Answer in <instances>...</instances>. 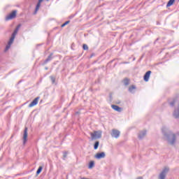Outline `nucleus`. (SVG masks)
<instances>
[{"mask_svg": "<svg viewBox=\"0 0 179 179\" xmlns=\"http://www.w3.org/2000/svg\"><path fill=\"white\" fill-rule=\"evenodd\" d=\"M162 133L164 136L166 138L168 143L172 145L176 143V135L173 131L168 130L166 127H163Z\"/></svg>", "mask_w": 179, "mask_h": 179, "instance_id": "obj_1", "label": "nucleus"}, {"mask_svg": "<svg viewBox=\"0 0 179 179\" xmlns=\"http://www.w3.org/2000/svg\"><path fill=\"white\" fill-rule=\"evenodd\" d=\"M20 28V25H18L17 27L14 31V32L13 33L11 38H10V41H8V43L6 47V51H8V50L10 48V45H12V44L13 43L15 37H16V34H17V31H19Z\"/></svg>", "mask_w": 179, "mask_h": 179, "instance_id": "obj_2", "label": "nucleus"}, {"mask_svg": "<svg viewBox=\"0 0 179 179\" xmlns=\"http://www.w3.org/2000/svg\"><path fill=\"white\" fill-rule=\"evenodd\" d=\"M102 134L103 131H101V130L94 131L93 133H91L90 135L92 141L96 139H101Z\"/></svg>", "mask_w": 179, "mask_h": 179, "instance_id": "obj_3", "label": "nucleus"}, {"mask_svg": "<svg viewBox=\"0 0 179 179\" xmlns=\"http://www.w3.org/2000/svg\"><path fill=\"white\" fill-rule=\"evenodd\" d=\"M169 171H170V169H169L168 167H164V169L159 173L158 178L159 179H166V177Z\"/></svg>", "mask_w": 179, "mask_h": 179, "instance_id": "obj_4", "label": "nucleus"}, {"mask_svg": "<svg viewBox=\"0 0 179 179\" xmlns=\"http://www.w3.org/2000/svg\"><path fill=\"white\" fill-rule=\"evenodd\" d=\"M110 135L112 138H115L117 139V138H120V135H121V131H120L118 129H113Z\"/></svg>", "mask_w": 179, "mask_h": 179, "instance_id": "obj_5", "label": "nucleus"}, {"mask_svg": "<svg viewBox=\"0 0 179 179\" xmlns=\"http://www.w3.org/2000/svg\"><path fill=\"white\" fill-rule=\"evenodd\" d=\"M16 13H17V11L13 10L6 17V20H12V19H15V17H16Z\"/></svg>", "mask_w": 179, "mask_h": 179, "instance_id": "obj_6", "label": "nucleus"}, {"mask_svg": "<svg viewBox=\"0 0 179 179\" xmlns=\"http://www.w3.org/2000/svg\"><path fill=\"white\" fill-rule=\"evenodd\" d=\"M38 100H40V96H37L35 98L29 105V108L34 107V106H37L38 104Z\"/></svg>", "mask_w": 179, "mask_h": 179, "instance_id": "obj_7", "label": "nucleus"}, {"mask_svg": "<svg viewBox=\"0 0 179 179\" xmlns=\"http://www.w3.org/2000/svg\"><path fill=\"white\" fill-rule=\"evenodd\" d=\"M27 129H28L27 127H25L24 129V134L22 137L23 145H26V143L27 142V136H28Z\"/></svg>", "mask_w": 179, "mask_h": 179, "instance_id": "obj_8", "label": "nucleus"}, {"mask_svg": "<svg viewBox=\"0 0 179 179\" xmlns=\"http://www.w3.org/2000/svg\"><path fill=\"white\" fill-rule=\"evenodd\" d=\"M106 157V153L104 152H98L95 155V158L100 159H104Z\"/></svg>", "mask_w": 179, "mask_h": 179, "instance_id": "obj_9", "label": "nucleus"}, {"mask_svg": "<svg viewBox=\"0 0 179 179\" xmlns=\"http://www.w3.org/2000/svg\"><path fill=\"white\" fill-rule=\"evenodd\" d=\"M152 73L151 71H148L144 75L143 79L145 82H149V78H150V74Z\"/></svg>", "mask_w": 179, "mask_h": 179, "instance_id": "obj_10", "label": "nucleus"}, {"mask_svg": "<svg viewBox=\"0 0 179 179\" xmlns=\"http://www.w3.org/2000/svg\"><path fill=\"white\" fill-rule=\"evenodd\" d=\"M173 116L174 117V118H176V120L179 118V103L178 105V108L177 109H175L173 113Z\"/></svg>", "mask_w": 179, "mask_h": 179, "instance_id": "obj_11", "label": "nucleus"}, {"mask_svg": "<svg viewBox=\"0 0 179 179\" xmlns=\"http://www.w3.org/2000/svg\"><path fill=\"white\" fill-rule=\"evenodd\" d=\"M111 107L115 111H117V113H121L122 111V108L117 106V105H111Z\"/></svg>", "mask_w": 179, "mask_h": 179, "instance_id": "obj_12", "label": "nucleus"}, {"mask_svg": "<svg viewBox=\"0 0 179 179\" xmlns=\"http://www.w3.org/2000/svg\"><path fill=\"white\" fill-rule=\"evenodd\" d=\"M138 139H142L143 138H145L146 136V130L141 131L138 133Z\"/></svg>", "mask_w": 179, "mask_h": 179, "instance_id": "obj_13", "label": "nucleus"}, {"mask_svg": "<svg viewBox=\"0 0 179 179\" xmlns=\"http://www.w3.org/2000/svg\"><path fill=\"white\" fill-rule=\"evenodd\" d=\"M43 1H44V0H38V2L36 7V12H37V10H38L40 9V6H41V2H43Z\"/></svg>", "mask_w": 179, "mask_h": 179, "instance_id": "obj_14", "label": "nucleus"}, {"mask_svg": "<svg viewBox=\"0 0 179 179\" xmlns=\"http://www.w3.org/2000/svg\"><path fill=\"white\" fill-rule=\"evenodd\" d=\"M129 82H130V80L129 78H124L122 81L124 86H128V85H129Z\"/></svg>", "mask_w": 179, "mask_h": 179, "instance_id": "obj_15", "label": "nucleus"}, {"mask_svg": "<svg viewBox=\"0 0 179 179\" xmlns=\"http://www.w3.org/2000/svg\"><path fill=\"white\" fill-rule=\"evenodd\" d=\"M174 2H176V0H169L166 4V8H169V6H171L172 5H173Z\"/></svg>", "mask_w": 179, "mask_h": 179, "instance_id": "obj_16", "label": "nucleus"}, {"mask_svg": "<svg viewBox=\"0 0 179 179\" xmlns=\"http://www.w3.org/2000/svg\"><path fill=\"white\" fill-rule=\"evenodd\" d=\"M99 145H100V142L99 141H96L94 144V150H97V149H99Z\"/></svg>", "mask_w": 179, "mask_h": 179, "instance_id": "obj_17", "label": "nucleus"}, {"mask_svg": "<svg viewBox=\"0 0 179 179\" xmlns=\"http://www.w3.org/2000/svg\"><path fill=\"white\" fill-rule=\"evenodd\" d=\"M94 167V161H90L88 165V169H93Z\"/></svg>", "mask_w": 179, "mask_h": 179, "instance_id": "obj_18", "label": "nucleus"}, {"mask_svg": "<svg viewBox=\"0 0 179 179\" xmlns=\"http://www.w3.org/2000/svg\"><path fill=\"white\" fill-rule=\"evenodd\" d=\"M41 171H43V166H39L38 169H37V171H36V177H37V176H38L41 173Z\"/></svg>", "mask_w": 179, "mask_h": 179, "instance_id": "obj_19", "label": "nucleus"}, {"mask_svg": "<svg viewBox=\"0 0 179 179\" xmlns=\"http://www.w3.org/2000/svg\"><path fill=\"white\" fill-rule=\"evenodd\" d=\"M169 104H170L171 107H174V106H176V100L173 99L172 101H171L169 103Z\"/></svg>", "mask_w": 179, "mask_h": 179, "instance_id": "obj_20", "label": "nucleus"}, {"mask_svg": "<svg viewBox=\"0 0 179 179\" xmlns=\"http://www.w3.org/2000/svg\"><path fill=\"white\" fill-rule=\"evenodd\" d=\"M83 50H89V47H88L87 45H86V44H83Z\"/></svg>", "mask_w": 179, "mask_h": 179, "instance_id": "obj_21", "label": "nucleus"}, {"mask_svg": "<svg viewBox=\"0 0 179 179\" xmlns=\"http://www.w3.org/2000/svg\"><path fill=\"white\" fill-rule=\"evenodd\" d=\"M135 89H136V86L131 85L129 88V90H135Z\"/></svg>", "mask_w": 179, "mask_h": 179, "instance_id": "obj_22", "label": "nucleus"}, {"mask_svg": "<svg viewBox=\"0 0 179 179\" xmlns=\"http://www.w3.org/2000/svg\"><path fill=\"white\" fill-rule=\"evenodd\" d=\"M68 156V152L67 151H64L63 153V157H64V160H65V158Z\"/></svg>", "mask_w": 179, "mask_h": 179, "instance_id": "obj_23", "label": "nucleus"}, {"mask_svg": "<svg viewBox=\"0 0 179 179\" xmlns=\"http://www.w3.org/2000/svg\"><path fill=\"white\" fill-rule=\"evenodd\" d=\"M66 24H69V21H66V22L62 24V27H65V26H66Z\"/></svg>", "mask_w": 179, "mask_h": 179, "instance_id": "obj_24", "label": "nucleus"}, {"mask_svg": "<svg viewBox=\"0 0 179 179\" xmlns=\"http://www.w3.org/2000/svg\"><path fill=\"white\" fill-rule=\"evenodd\" d=\"M50 79H51V81H52V83H55V77L51 76Z\"/></svg>", "mask_w": 179, "mask_h": 179, "instance_id": "obj_25", "label": "nucleus"}, {"mask_svg": "<svg viewBox=\"0 0 179 179\" xmlns=\"http://www.w3.org/2000/svg\"><path fill=\"white\" fill-rule=\"evenodd\" d=\"M136 179H143V177L139 176V177H138Z\"/></svg>", "mask_w": 179, "mask_h": 179, "instance_id": "obj_26", "label": "nucleus"}, {"mask_svg": "<svg viewBox=\"0 0 179 179\" xmlns=\"http://www.w3.org/2000/svg\"><path fill=\"white\" fill-rule=\"evenodd\" d=\"M111 97H112V94H110V99H111Z\"/></svg>", "mask_w": 179, "mask_h": 179, "instance_id": "obj_27", "label": "nucleus"}, {"mask_svg": "<svg viewBox=\"0 0 179 179\" xmlns=\"http://www.w3.org/2000/svg\"><path fill=\"white\" fill-rule=\"evenodd\" d=\"M130 92H131V93H134V91H132V90H130Z\"/></svg>", "mask_w": 179, "mask_h": 179, "instance_id": "obj_28", "label": "nucleus"}, {"mask_svg": "<svg viewBox=\"0 0 179 179\" xmlns=\"http://www.w3.org/2000/svg\"><path fill=\"white\" fill-rule=\"evenodd\" d=\"M12 138H13V135L11 136L10 138L12 139Z\"/></svg>", "mask_w": 179, "mask_h": 179, "instance_id": "obj_29", "label": "nucleus"}, {"mask_svg": "<svg viewBox=\"0 0 179 179\" xmlns=\"http://www.w3.org/2000/svg\"><path fill=\"white\" fill-rule=\"evenodd\" d=\"M76 114H79V112H76Z\"/></svg>", "mask_w": 179, "mask_h": 179, "instance_id": "obj_30", "label": "nucleus"}, {"mask_svg": "<svg viewBox=\"0 0 179 179\" xmlns=\"http://www.w3.org/2000/svg\"><path fill=\"white\" fill-rule=\"evenodd\" d=\"M47 1H50V0H47Z\"/></svg>", "mask_w": 179, "mask_h": 179, "instance_id": "obj_31", "label": "nucleus"}]
</instances>
